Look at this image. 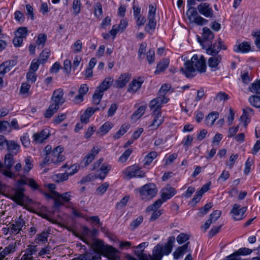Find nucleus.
I'll list each match as a JSON object with an SVG mask.
<instances>
[{
    "label": "nucleus",
    "mask_w": 260,
    "mask_h": 260,
    "mask_svg": "<svg viewBox=\"0 0 260 260\" xmlns=\"http://www.w3.org/2000/svg\"><path fill=\"white\" fill-rule=\"evenodd\" d=\"M2 164V168L0 172L5 176L11 179H15L17 175L10 171L14 164L13 155L11 153H8L5 156L4 164L0 162Z\"/></svg>",
    "instance_id": "1"
},
{
    "label": "nucleus",
    "mask_w": 260,
    "mask_h": 260,
    "mask_svg": "<svg viewBox=\"0 0 260 260\" xmlns=\"http://www.w3.org/2000/svg\"><path fill=\"white\" fill-rule=\"evenodd\" d=\"M142 250L139 253L137 254V256L140 260H160L164 254L162 253V246L157 245L153 250L152 255L143 253ZM127 260H137L135 257L131 255L126 256Z\"/></svg>",
    "instance_id": "2"
},
{
    "label": "nucleus",
    "mask_w": 260,
    "mask_h": 260,
    "mask_svg": "<svg viewBox=\"0 0 260 260\" xmlns=\"http://www.w3.org/2000/svg\"><path fill=\"white\" fill-rule=\"evenodd\" d=\"M94 250L98 253L106 255L113 258L115 257L117 250L111 246L105 245L102 240H98L93 244Z\"/></svg>",
    "instance_id": "3"
},
{
    "label": "nucleus",
    "mask_w": 260,
    "mask_h": 260,
    "mask_svg": "<svg viewBox=\"0 0 260 260\" xmlns=\"http://www.w3.org/2000/svg\"><path fill=\"white\" fill-rule=\"evenodd\" d=\"M63 151V147L57 146L48 154V156H46L43 162L45 164L51 162L57 165L62 161L65 159L64 156L62 154Z\"/></svg>",
    "instance_id": "4"
},
{
    "label": "nucleus",
    "mask_w": 260,
    "mask_h": 260,
    "mask_svg": "<svg viewBox=\"0 0 260 260\" xmlns=\"http://www.w3.org/2000/svg\"><path fill=\"white\" fill-rule=\"evenodd\" d=\"M38 251V246L34 245H28L26 248L22 250L20 254L14 260H34L35 255H37Z\"/></svg>",
    "instance_id": "5"
},
{
    "label": "nucleus",
    "mask_w": 260,
    "mask_h": 260,
    "mask_svg": "<svg viewBox=\"0 0 260 260\" xmlns=\"http://www.w3.org/2000/svg\"><path fill=\"white\" fill-rule=\"evenodd\" d=\"M157 191L156 185L150 183L144 185L139 189V192L142 200L152 199L156 196Z\"/></svg>",
    "instance_id": "6"
},
{
    "label": "nucleus",
    "mask_w": 260,
    "mask_h": 260,
    "mask_svg": "<svg viewBox=\"0 0 260 260\" xmlns=\"http://www.w3.org/2000/svg\"><path fill=\"white\" fill-rule=\"evenodd\" d=\"M222 43L221 39L219 38L217 42L214 43H210L206 47H202V48L205 49L206 53L209 55H219L218 53L221 49L226 50L227 48Z\"/></svg>",
    "instance_id": "7"
},
{
    "label": "nucleus",
    "mask_w": 260,
    "mask_h": 260,
    "mask_svg": "<svg viewBox=\"0 0 260 260\" xmlns=\"http://www.w3.org/2000/svg\"><path fill=\"white\" fill-rule=\"evenodd\" d=\"M6 196L19 205L24 204L25 195L22 188H13Z\"/></svg>",
    "instance_id": "8"
},
{
    "label": "nucleus",
    "mask_w": 260,
    "mask_h": 260,
    "mask_svg": "<svg viewBox=\"0 0 260 260\" xmlns=\"http://www.w3.org/2000/svg\"><path fill=\"white\" fill-rule=\"evenodd\" d=\"M214 36L211 30L207 27L203 28L202 37L197 36V40L202 47H206L208 44L211 43L214 39Z\"/></svg>",
    "instance_id": "9"
},
{
    "label": "nucleus",
    "mask_w": 260,
    "mask_h": 260,
    "mask_svg": "<svg viewBox=\"0 0 260 260\" xmlns=\"http://www.w3.org/2000/svg\"><path fill=\"white\" fill-rule=\"evenodd\" d=\"M169 101V98L167 96H158L151 100L149 103V107L152 113L160 114L162 105L167 103Z\"/></svg>",
    "instance_id": "10"
},
{
    "label": "nucleus",
    "mask_w": 260,
    "mask_h": 260,
    "mask_svg": "<svg viewBox=\"0 0 260 260\" xmlns=\"http://www.w3.org/2000/svg\"><path fill=\"white\" fill-rule=\"evenodd\" d=\"M23 227H25V221L21 215L17 219L10 224L9 230L12 234L16 235L22 230Z\"/></svg>",
    "instance_id": "11"
},
{
    "label": "nucleus",
    "mask_w": 260,
    "mask_h": 260,
    "mask_svg": "<svg viewBox=\"0 0 260 260\" xmlns=\"http://www.w3.org/2000/svg\"><path fill=\"white\" fill-rule=\"evenodd\" d=\"M161 201L156 200L153 204L148 207L147 209V212H153L150 218V221L156 220L162 214L161 210H158V209L161 206Z\"/></svg>",
    "instance_id": "12"
},
{
    "label": "nucleus",
    "mask_w": 260,
    "mask_h": 260,
    "mask_svg": "<svg viewBox=\"0 0 260 260\" xmlns=\"http://www.w3.org/2000/svg\"><path fill=\"white\" fill-rule=\"evenodd\" d=\"M176 193L177 191L175 188L171 186L170 185L167 184L161 190V199L157 200L161 201L162 204L173 197Z\"/></svg>",
    "instance_id": "13"
},
{
    "label": "nucleus",
    "mask_w": 260,
    "mask_h": 260,
    "mask_svg": "<svg viewBox=\"0 0 260 260\" xmlns=\"http://www.w3.org/2000/svg\"><path fill=\"white\" fill-rule=\"evenodd\" d=\"M197 9L199 12L202 15L207 18L214 17L212 8L208 3H202L198 6Z\"/></svg>",
    "instance_id": "14"
},
{
    "label": "nucleus",
    "mask_w": 260,
    "mask_h": 260,
    "mask_svg": "<svg viewBox=\"0 0 260 260\" xmlns=\"http://www.w3.org/2000/svg\"><path fill=\"white\" fill-rule=\"evenodd\" d=\"M100 149L95 147L87 154L81 162V165L82 167H86L89 165L94 159L95 156L99 153Z\"/></svg>",
    "instance_id": "15"
},
{
    "label": "nucleus",
    "mask_w": 260,
    "mask_h": 260,
    "mask_svg": "<svg viewBox=\"0 0 260 260\" xmlns=\"http://www.w3.org/2000/svg\"><path fill=\"white\" fill-rule=\"evenodd\" d=\"M246 210V207L241 208L239 204H235L233 206L231 213L232 214L233 217L235 220H239L244 218V214Z\"/></svg>",
    "instance_id": "16"
},
{
    "label": "nucleus",
    "mask_w": 260,
    "mask_h": 260,
    "mask_svg": "<svg viewBox=\"0 0 260 260\" xmlns=\"http://www.w3.org/2000/svg\"><path fill=\"white\" fill-rule=\"evenodd\" d=\"M180 71L187 78H191L195 76L196 69L191 60L184 63V68H181Z\"/></svg>",
    "instance_id": "17"
},
{
    "label": "nucleus",
    "mask_w": 260,
    "mask_h": 260,
    "mask_svg": "<svg viewBox=\"0 0 260 260\" xmlns=\"http://www.w3.org/2000/svg\"><path fill=\"white\" fill-rule=\"evenodd\" d=\"M63 95V92L62 89L58 88L54 90L52 96L51 102L57 104L59 106L61 105L65 102V99Z\"/></svg>",
    "instance_id": "18"
},
{
    "label": "nucleus",
    "mask_w": 260,
    "mask_h": 260,
    "mask_svg": "<svg viewBox=\"0 0 260 260\" xmlns=\"http://www.w3.org/2000/svg\"><path fill=\"white\" fill-rule=\"evenodd\" d=\"M49 135L50 133L48 129H43L40 132L35 133L33 135L34 141L36 143H42L49 137Z\"/></svg>",
    "instance_id": "19"
},
{
    "label": "nucleus",
    "mask_w": 260,
    "mask_h": 260,
    "mask_svg": "<svg viewBox=\"0 0 260 260\" xmlns=\"http://www.w3.org/2000/svg\"><path fill=\"white\" fill-rule=\"evenodd\" d=\"M190 60L198 72L201 73L206 72V63H204V61L199 60L198 56L197 54L194 55Z\"/></svg>",
    "instance_id": "20"
},
{
    "label": "nucleus",
    "mask_w": 260,
    "mask_h": 260,
    "mask_svg": "<svg viewBox=\"0 0 260 260\" xmlns=\"http://www.w3.org/2000/svg\"><path fill=\"white\" fill-rule=\"evenodd\" d=\"M233 49L235 52L247 53L251 50L250 43L249 42H243L239 44H236Z\"/></svg>",
    "instance_id": "21"
},
{
    "label": "nucleus",
    "mask_w": 260,
    "mask_h": 260,
    "mask_svg": "<svg viewBox=\"0 0 260 260\" xmlns=\"http://www.w3.org/2000/svg\"><path fill=\"white\" fill-rule=\"evenodd\" d=\"M131 78V75L128 73L121 74L115 81V84L117 88H121L125 86Z\"/></svg>",
    "instance_id": "22"
},
{
    "label": "nucleus",
    "mask_w": 260,
    "mask_h": 260,
    "mask_svg": "<svg viewBox=\"0 0 260 260\" xmlns=\"http://www.w3.org/2000/svg\"><path fill=\"white\" fill-rule=\"evenodd\" d=\"M208 60V64L210 68L212 69H217V66L222 59V56L220 55H211Z\"/></svg>",
    "instance_id": "23"
},
{
    "label": "nucleus",
    "mask_w": 260,
    "mask_h": 260,
    "mask_svg": "<svg viewBox=\"0 0 260 260\" xmlns=\"http://www.w3.org/2000/svg\"><path fill=\"white\" fill-rule=\"evenodd\" d=\"M136 170L137 165L128 167L122 172L123 178L126 179H129L134 177Z\"/></svg>",
    "instance_id": "24"
},
{
    "label": "nucleus",
    "mask_w": 260,
    "mask_h": 260,
    "mask_svg": "<svg viewBox=\"0 0 260 260\" xmlns=\"http://www.w3.org/2000/svg\"><path fill=\"white\" fill-rule=\"evenodd\" d=\"M189 242H187L182 246H180L174 251L173 253L174 258L176 259H178L181 256L183 255L184 253L189 251L188 249V245Z\"/></svg>",
    "instance_id": "25"
},
{
    "label": "nucleus",
    "mask_w": 260,
    "mask_h": 260,
    "mask_svg": "<svg viewBox=\"0 0 260 260\" xmlns=\"http://www.w3.org/2000/svg\"><path fill=\"white\" fill-rule=\"evenodd\" d=\"M175 240V239L174 237H170L167 243L164 247H162V253L164 255H168L171 252Z\"/></svg>",
    "instance_id": "26"
},
{
    "label": "nucleus",
    "mask_w": 260,
    "mask_h": 260,
    "mask_svg": "<svg viewBox=\"0 0 260 260\" xmlns=\"http://www.w3.org/2000/svg\"><path fill=\"white\" fill-rule=\"evenodd\" d=\"M17 246V243L16 242H15L9 244L4 249H2L1 251L3 253V255L5 257H7V256L9 254H12L16 251Z\"/></svg>",
    "instance_id": "27"
},
{
    "label": "nucleus",
    "mask_w": 260,
    "mask_h": 260,
    "mask_svg": "<svg viewBox=\"0 0 260 260\" xmlns=\"http://www.w3.org/2000/svg\"><path fill=\"white\" fill-rule=\"evenodd\" d=\"M6 145L8 150L14 154H17L20 150V146L14 141H7Z\"/></svg>",
    "instance_id": "28"
},
{
    "label": "nucleus",
    "mask_w": 260,
    "mask_h": 260,
    "mask_svg": "<svg viewBox=\"0 0 260 260\" xmlns=\"http://www.w3.org/2000/svg\"><path fill=\"white\" fill-rule=\"evenodd\" d=\"M171 90V92L174 91L172 88V86L170 84L165 83L163 84L157 93V95L160 96H166V94Z\"/></svg>",
    "instance_id": "29"
},
{
    "label": "nucleus",
    "mask_w": 260,
    "mask_h": 260,
    "mask_svg": "<svg viewBox=\"0 0 260 260\" xmlns=\"http://www.w3.org/2000/svg\"><path fill=\"white\" fill-rule=\"evenodd\" d=\"M169 61L165 59L158 63L156 67V69L154 72L155 74H159L160 72H164L168 67Z\"/></svg>",
    "instance_id": "30"
},
{
    "label": "nucleus",
    "mask_w": 260,
    "mask_h": 260,
    "mask_svg": "<svg viewBox=\"0 0 260 260\" xmlns=\"http://www.w3.org/2000/svg\"><path fill=\"white\" fill-rule=\"evenodd\" d=\"M142 81H137L136 80H133L132 82L129 84L128 88V91L135 92L138 90L141 85H142Z\"/></svg>",
    "instance_id": "31"
},
{
    "label": "nucleus",
    "mask_w": 260,
    "mask_h": 260,
    "mask_svg": "<svg viewBox=\"0 0 260 260\" xmlns=\"http://www.w3.org/2000/svg\"><path fill=\"white\" fill-rule=\"evenodd\" d=\"M112 127L113 124L111 123L107 122L100 127L97 134L100 136H102L106 134Z\"/></svg>",
    "instance_id": "32"
},
{
    "label": "nucleus",
    "mask_w": 260,
    "mask_h": 260,
    "mask_svg": "<svg viewBox=\"0 0 260 260\" xmlns=\"http://www.w3.org/2000/svg\"><path fill=\"white\" fill-rule=\"evenodd\" d=\"M113 81V80L111 77H107L97 88L104 92L109 88Z\"/></svg>",
    "instance_id": "33"
},
{
    "label": "nucleus",
    "mask_w": 260,
    "mask_h": 260,
    "mask_svg": "<svg viewBox=\"0 0 260 260\" xmlns=\"http://www.w3.org/2000/svg\"><path fill=\"white\" fill-rule=\"evenodd\" d=\"M130 125L125 123L120 127V129L114 135L113 138L118 139L123 136L129 128Z\"/></svg>",
    "instance_id": "34"
},
{
    "label": "nucleus",
    "mask_w": 260,
    "mask_h": 260,
    "mask_svg": "<svg viewBox=\"0 0 260 260\" xmlns=\"http://www.w3.org/2000/svg\"><path fill=\"white\" fill-rule=\"evenodd\" d=\"M111 166L107 163H104L102 165L100 168V171L102 172L99 175L98 177L102 180H103L106 176L107 174L109 173L111 169Z\"/></svg>",
    "instance_id": "35"
},
{
    "label": "nucleus",
    "mask_w": 260,
    "mask_h": 260,
    "mask_svg": "<svg viewBox=\"0 0 260 260\" xmlns=\"http://www.w3.org/2000/svg\"><path fill=\"white\" fill-rule=\"evenodd\" d=\"M104 91L96 88L92 96L93 103L96 105L100 104L104 94Z\"/></svg>",
    "instance_id": "36"
},
{
    "label": "nucleus",
    "mask_w": 260,
    "mask_h": 260,
    "mask_svg": "<svg viewBox=\"0 0 260 260\" xmlns=\"http://www.w3.org/2000/svg\"><path fill=\"white\" fill-rule=\"evenodd\" d=\"M71 192L68 191L62 194H59L56 191H53V197L60 198L63 202H68L71 200Z\"/></svg>",
    "instance_id": "37"
},
{
    "label": "nucleus",
    "mask_w": 260,
    "mask_h": 260,
    "mask_svg": "<svg viewBox=\"0 0 260 260\" xmlns=\"http://www.w3.org/2000/svg\"><path fill=\"white\" fill-rule=\"evenodd\" d=\"M186 15L189 20L190 22L192 21V20L198 16L197 9L192 7H189L186 12Z\"/></svg>",
    "instance_id": "38"
},
{
    "label": "nucleus",
    "mask_w": 260,
    "mask_h": 260,
    "mask_svg": "<svg viewBox=\"0 0 260 260\" xmlns=\"http://www.w3.org/2000/svg\"><path fill=\"white\" fill-rule=\"evenodd\" d=\"M148 23L145 26V29L146 31L152 34L154 31L156 25V22L155 18H148Z\"/></svg>",
    "instance_id": "39"
},
{
    "label": "nucleus",
    "mask_w": 260,
    "mask_h": 260,
    "mask_svg": "<svg viewBox=\"0 0 260 260\" xmlns=\"http://www.w3.org/2000/svg\"><path fill=\"white\" fill-rule=\"evenodd\" d=\"M69 176V174L67 173H59L54 175L53 179L55 182L60 183L67 180Z\"/></svg>",
    "instance_id": "40"
},
{
    "label": "nucleus",
    "mask_w": 260,
    "mask_h": 260,
    "mask_svg": "<svg viewBox=\"0 0 260 260\" xmlns=\"http://www.w3.org/2000/svg\"><path fill=\"white\" fill-rule=\"evenodd\" d=\"M25 165L23 167V174L18 175L20 177L25 176V175L28 173V172L32 168L33 165L31 163L30 159L29 157H27L25 159Z\"/></svg>",
    "instance_id": "41"
},
{
    "label": "nucleus",
    "mask_w": 260,
    "mask_h": 260,
    "mask_svg": "<svg viewBox=\"0 0 260 260\" xmlns=\"http://www.w3.org/2000/svg\"><path fill=\"white\" fill-rule=\"evenodd\" d=\"M163 121L164 117L162 115H155L150 126H153L156 128L162 123Z\"/></svg>",
    "instance_id": "42"
},
{
    "label": "nucleus",
    "mask_w": 260,
    "mask_h": 260,
    "mask_svg": "<svg viewBox=\"0 0 260 260\" xmlns=\"http://www.w3.org/2000/svg\"><path fill=\"white\" fill-rule=\"evenodd\" d=\"M49 234L48 231H43L41 234L37 235L36 240L38 241V243L41 242L42 243H45L48 241Z\"/></svg>",
    "instance_id": "43"
},
{
    "label": "nucleus",
    "mask_w": 260,
    "mask_h": 260,
    "mask_svg": "<svg viewBox=\"0 0 260 260\" xmlns=\"http://www.w3.org/2000/svg\"><path fill=\"white\" fill-rule=\"evenodd\" d=\"M50 50L47 48L44 49L40 54L39 58L38 59L39 63H43L46 62L49 56Z\"/></svg>",
    "instance_id": "44"
},
{
    "label": "nucleus",
    "mask_w": 260,
    "mask_h": 260,
    "mask_svg": "<svg viewBox=\"0 0 260 260\" xmlns=\"http://www.w3.org/2000/svg\"><path fill=\"white\" fill-rule=\"evenodd\" d=\"M157 154L155 151H152L149 153L145 157L144 165L146 166L149 165L153 160L157 157Z\"/></svg>",
    "instance_id": "45"
},
{
    "label": "nucleus",
    "mask_w": 260,
    "mask_h": 260,
    "mask_svg": "<svg viewBox=\"0 0 260 260\" xmlns=\"http://www.w3.org/2000/svg\"><path fill=\"white\" fill-rule=\"evenodd\" d=\"M95 259V256L89 252H85L84 254H80L77 257L74 258L72 260H93Z\"/></svg>",
    "instance_id": "46"
},
{
    "label": "nucleus",
    "mask_w": 260,
    "mask_h": 260,
    "mask_svg": "<svg viewBox=\"0 0 260 260\" xmlns=\"http://www.w3.org/2000/svg\"><path fill=\"white\" fill-rule=\"evenodd\" d=\"M229 99V95L224 92L220 91L218 93L214 98V101L218 102H224Z\"/></svg>",
    "instance_id": "47"
},
{
    "label": "nucleus",
    "mask_w": 260,
    "mask_h": 260,
    "mask_svg": "<svg viewBox=\"0 0 260 260\" xmlns=\"http://www.w3.org/2000/svg\"><path fill=\"white\" fill-rule=\"evenodd\" d=\"M250 103L256 108H260V96L252 95L249 99Z\"/></svg>",
    "instance_id": "48"
},
{
    "label": "nucleus",
    "mask_w": 260,
    "mask_h": 260,
    "mask_svg": "<svg viewBox=\"0 0 260 260\" xmlns=\"http://www.w3.org/2000/svg\"><path fill=\"white\" fill-rule=\"evenodd\" d=\"M47 40V36L45 34H40L38 35L36 44L38 46L43 47Z\"/></svg>",
    "instance_id": "49"
},
{
    "label": "nucleus",
    "mask_w": 260,
    "mask_h": 260,
    "mask_svg": "<svg viewBox=\"0 0 260 260\" xmlns=\"http://www.w3.org/2000/svg\"><path fill=\"white\" fill-rule=\"evenodd\" d=\"M81 2L80 0H74L73 3V14L74 15H77L78 14L81 10Z\"/></svg>",
    "instance_id": "50"
},
{
    "label": "nucleus",
    "mask_w": 260,
    "mask_h": 260,
    "mask_svg": "<svg viewBox=\"0 0 260 260\" xmlns=\"http://www.w3.org/2000/svg\"><path fill=\"white\" fill-rule=\"evenodd\" d=\"M37 75L36 72L33 71H28L26 74V79L27 82L34 83L37 80Z\"/></svg>",
    "instance_id": "51"
},
{
    "label": "nucleus",
    "mask_w": 260,
    "mask_h": 260,
    "mask_svg": "<svg viewBox=\"0 0 260 260\" xmlns=\"http://www.w3.org/2000/svg\"><path fill=\"white\" fill-rule=\"evenodd\" d=\"M250 91L256 94H260V80L256 81L251 84Z\"/></svg>",
    "instance_id": "52"
},
{
    "label": "nucleus",
    "mask_w": 260,
    "mask_h": 260,
    "mask_svg": "<svg viewBox=\"0 0 260 260\" xmlns=\"http://www.w3.org/2000/svg\"><path fill=\"white\" fill-rule=\"evenodd\" d=\"M59 107V105L54 102H51V104L46 111V114H54L56 113Z\"/></svg>",
    "instance_id": "53"
},
{
    "label": "nucleus",
    "mask_w": 260,
    "mask_h": 260,
    "mask_svg": "<svg viewBox=\"0 0 260 260\" xmlns=\"http://www.w3.org/2000/svg\"><path fill=\"white\" fill-rule=\"evenodd\" d=\"M230 177V173L228 171L224 170L219 178L217 181L219 183H223L225 181Z\"/></svg>",
    "instance_id": "54"
},
{
    "label": "nucleus",
    "mask_w": 260,
    "mask_h": 260,
    "mask_svg": "<svg viewBox=\"0 0 260 260\" xmlns=\"http://www.w3.org/2000/svg\"><path fill=\"white\" fill-rule=\"evenodd\" d=\"M213 205L212 203H209L206 204L203 208H202L200 209V212H199L198 214L200 216H202L205 214H206L209 210L212 207Z\"/></svg>",
    "instance_id": "55"
},
{
    "label": "nucleus",
    "mask_w": 260,
    "mask_h": 260,
    "mask_svg": "<svg viewBox=\"0 0 260 260\" xmlns=\"http://www.w3.org/2000/svg\"><path fill=\"white\" fill-rule=\"evenodd\" d=\"M132 153V150L131 149H127L119 158V161L122 163L126 161Z\"/></svg>",
    "instance_id": "56"
},
{
    "label": "nucleus",
    "mask_w": 260,
    "mask_h": 260,
    "mask_svg": "<svg viewBox=\"0 0 260 260\" xmlns=\"http://www.w3.org/2000/svg\"><path fill=\"white\" fill-rule=\"evenodd\" d=\"M208 20L202 17L201 16L198 15L191 22H193L198 25H203L208 22Z\"/></svg>",
    "instance_id": "57"
},
{
    "label": "nucleus",
    "mask_w": 260,
    "mask_h": 260,
    "mask_svg": "<svg viewBox=\"0 0 260 260\" xmlns=\"http://www.w3.org/2000/svg\"><path fill=\"white\" fill-rule=\"evenodd\" d=\"M238 157V154H232L230 157L229 161L225 163L226 165L228 166L230 169H232Z\"/></svg>",
    "instance_id": "58"
},
{
    "label": "nucleus",
    "mask_w": 260,
    "mask_h": 260,
    "mask_svg": "<svg viewBox=\"0 0 260 260\" xmlns=\"http://www.w3.org/2000/svg\"><path fill=\"white\" fill-rule=\"evenodd\" d=\"M28 34V29L26 27H20L17 30V34L18 36H20L21 38H25Z\"/></svg>",
    "instance_id": "59"
},
{
    "label": "nucleus",
    "mask_w": 260,
    "mask_h": 260,
    "mask_svg": "<svg viewBox=\"0 0 260 260\" xmlns=\"http://www.w3.org/2000/svg\"><path fill=\"white\" fill-rule=\"evenodd\" d=\"M189 239V236L184 233L180 234L176 238L177 242L181 244L186 241H187Z\"/></svg>",
    "instance_id": "60"
},
{
    "label": "nucleus",
    "mask_w": 260,
    "mask_h": 260,
    "mask_svg": "<svg viewBox=\"0 0 260 260\" xmlns=\"http://www.w3.org/2000/svg\"><path fill=\"white\" fill-rule=\"evenodd\" d=\"M216 115H208L205 120L208 125L212 126L216 119Z\"/></svg>",
    "instance_id": "61"
},
{
    "label": "nucleus",
    "mask_w": 260,
    "mask_h": 260,
    "mask_svg": "<svg viewBox=\"0 0 260 260\" xmlns=\"http://www.w3.org/2000/svg\"><path fill=\"white\" fill-rule=\"evenodd\" d=\"M143 217L142 216H140L131 223L130 226L132 229H135L139 226L140 223L143 222Z\"/></svg>",
    "instance_id": "62"
},
{
    "label": "nucleus",
    "mask_w": 260,
    "mask_h": 260,
    "mask_svg": "<svg viewBox=\"0 0 260 260\" xmlns=\"http://www.w3.org/2000/svg\"><path fill=\"white\" fill-rule=\"evenodd\" d=\"M154 50L153 49H150L147 53V59L149 63L151 64L154 61Z\"/></svg>",
    "instance_id": "63"
},
{
    "label": "nucleus",
    "mask_w": 260,
    "mask_h": 260,
    "mask_svg": "<svg viewBox=\"0 0 260 260\" xmlns=\"http://www.w3.org/2000/svg\"><path fill=\"white\" fill-rule=\"evenodd\" d=\"M221 212L220 210H215L210 215V219L213 221L215 222L221 216Z\"/></svg>",
    "instance_id": "64"
}]
</instances>
